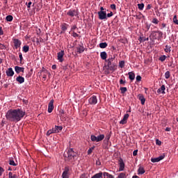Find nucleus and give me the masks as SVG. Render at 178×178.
I'll use <instances>...</instances> for the list:
<instances>
[{
    "label": "nucleus",
    "instance_id": "6ab92c4d",
    "mask_svg": "<svg viewBox=\"0 0 178 178\" xmlns=\"http://www.w3.org/2000/svg\"><path fill=\"white\" fill-rule=\"evenodd\" d=\"M100 56H101V58H102V60H107L106 59H107L108 55H107L106 51H102V52L100 53Z\"/></svg>",
    "mask_w": 178,
    "mask_h": 178
},
{
    "label": "nucleus",
    "instance_id": "58836bf2",
    "mask_svg": "<svg viewBox=\"0 0 178 178\" xmlns=\"http://www.w3.org/2000/svg\"><path fill=\"white\" fill-rule=\"evenodd\" d=\"M76 29H77L76 25H73L71 28L72 35H73V33L75 32Z\"/></svg>",
    "mask_w": 178,
    "mask_h": 178
},
{
    "label": "nucleus",
    "instance_id": "13d9d810",
    "mask_svg": "<svg viewBox=\"0 0 178 178\" xmlns=\"http://www.w3.org/2000/svg\"><path fill=\"white\" fill-rule=\"evenodd\" d=\"M111 9H116V4H111Z\"/></svg>",
    "mask_w": 178,
    "mask_h": 178
},
{
    "label": "nucleus",
    "instance_id": "cd10ccee",
    "mask_svg": "<svg viewBox=\"0 0 178 178\" xmlns=\"http://www.w3.org/2000/svg\"><path fill=\"white\" fill-rule=\"evenodd\" d=\"M29 49H30V47L28 45H25L22 47V51L23 52H25V53L29 52Z\"/></svg>",
    "mask_w": 178,
    "mask_h": 178
},
{
    "label": "nucleus",
    "instance_id": "79ce46f5",
    "mask_svg": "<svg viewBox=\"0 0 178 178\" xmlns=\"http://www.w3.org/2000/svg\"><path fill=\"white\" fill-rule=\"evenodd\" d=\"M94 148V147H89V149H88V154H91V153H92Z\"/></svg>",
    "mask_w": 178,
    "mask_h": 178
},
{
    "label": "nucleus",
    "instance_id": "e433bc0d",
    "mask_svg": "<svg viewBox=\"0 0 178 178\" xmlns=\"http://www.w3.org/2000/svg\"><path fill=\"white\" fill-rule=\"evenodd\" d=\"M54 133H55L54 129L48 130V131L47 132V136H51V134H54Z\"/></svg>",
    "mask_w": 178,
    "mask_h": 178
},
{
    "label": "nucleus",
    "instance_id": "09e8293b",
    "mask_svg": "<svg viewBox=\"0 0 178 178\" xmlns=\"http://www.w3.org/2000/svg\"><path fill=\"white\" fill-rule=\"evenodd\" d=\"M142 77L140 75L136 76V81H141Z\"/></svg>",
    "mask_w": 178,
    "mask_h": 178
},
{
    "label": "nucleus",
    "instance_id": "f704fd0d",
    "mask_svg": "<svg viewBox=\"0 0 178 178\" xmlns=\"http://www.w3.org/2000/svg\"><path fill=\"white\" fill-rule=\"evenodd\" d=\"M17 175H13V173H12V172H10L8 173V178H17Z\"/></svg>",
    "mask_w": 178,
    "mask_h": 178
},
{
    "label": "nucleus",
    "instance_id": "c9c22d12",
    "mask_svg": "<svg viewBox=\"0 0 178 178\" xmlns=\"http://www.w3.org/2000/svg\"><path fill=\"white\" fill-rule=\"evenodd\" d=\"M165 77L166 79H169V77H170V71H166V72H165Z\"/></svg>",
    "mask_w": 178,
    "mask_h": 178
},
{
    "label": "nucleus",
    "instance_id": "5fc2aeb1",
    "mask_svg": "<svg viewBox=\"0 0 178 178\" xmlns=\"http://www.w3.org/2000/svg\"><path fill=\"white\" fill-rule=\"evenodd\" d=\"M156 144H158V145H161V140H159V139H156Z\"/></svg>",
    "mask_w": 178,
    "mask_h": 178
},
{
    "label": "nucleus",
    "instance_id": "c756f323",
    "mask_svg": "<svg viewBox=\"0 0 178 178\" xmlns=\"http://www.w3.org/2000/svg\"><path fill=\"white\" fill-rule=\"evenodd\" d=\"M100 48H106L108 46V42H100L99 43Z\"/></svg>",
    "mask_w": 178,
    "mask_h": 178
},
{
    "label": "nucleus",
    "instance_id": "864d4df0",
    "mask_svg": "<svg viewBox=\"0 0 178 178\" xmlns=\"http://www.w3.org/2000/svg\"><path fill=\"white\" fill-rule=\"evenodd\" d=\"M96 165H102V162L101 160H99V159L96 160Z\"/></svg>",
    "mask_w": 178,
    "mask_h": 178
},
{
    "label": "nucleus",
    "instance_id": "1a4fd4ad",
    "mask_svg": "<svg viewBox=\"0 0 178 178\" xmlns=\"http://www.w3.org/2000/svg\"><path fill=\"white\" fill-rule=\"evenodd\" d=\"M54 109V99H51L50 100V102H49L48 104V113H52V111Z\"/></svg>",
    "mask_w": 178,
    "mask_h": 178
},
{
    "label": "nucleus",
    "instance_id": "bb28decb",
    "mask_svg": "<svg viewBox=\"0 0 178 178\" xmlns=\"http://www.w3.org/2000/svg\"><path fill=\"white\" fill-rule=\"evenodd\" d=\"M145 170L144 169V167H139V169L138 170V174H145Z\"/></svg>",
    "mask_w": 178,
    "mask_h": 178
},
{
    "label": "nucleus",
    "instance_id": "338daca9",
    "mask_svg": "<svg viewBox=\"0 0 178 178\" xmlns=\"http://www.w3.org/2000/svg\"><path fill=\"white\" fill-rule=\"evenodd\" d=\"M109 178H115L114 176H113V174H109Z\"/></svg>",
    "mask_w": 178,
    "mask_h": 178
},
{
    "label": "nucleus",
    "instance_id": "de8ad7c7",
    "mask_svg": "<svg viewBox=\"0 0 178 178\" xmlns=\"http://www.w3.org/2000/svg\"><path fill=\"white\" fill-rule=\"evenodd\" d=\"M0 49H6V46L0 43Z\"/></svg>",
    "mask_w": 178,
    "mask_h": 178
},
{
    "label": "nucleus",
    "instance_id": "37998d69",
    "mask_svg": "<svg viewBox=\"0 0 178 178\" xmlns=\"http://www.w3.org/2000/svg\"><path fill=\"white\" fill-rule=\"evenodd\" d=\"M103 176L104 178H109L110 174L109 172H104Z\"/></svg>",
    "mask_w": 178,
    "mask_h": 178
},
{
    "label": "nucleus",
    "instance_id": "a878e982",
    "mask_svg": "<svg viewBox=\"0 0 178 178\" xmlns=\"http://www.w3.org/2000/svg\"><path fill=\"white\" fill-rule=\"evenodd\" d=\"M171 49H172L171 46H168V44H166L165 48V51L166 53H170Z\"/></svg>",
    "mask_w": 178,
    "mask_h": 178
},
{
    "label": "nucleus",
    "instance_id": "c03bdc74",
    "mask_svg": "<svg viewBox=\"0 0 178 178\" xmlns=\"http://www.w3.org/2000/svg\"><path fill=\"white\" fill-rule=\"evenodd\" d=\"M152 37H153V39H157V37H156V35H157V32H152Z\"/></svg>",
    "mask_w": 178,
    "mask_h": 178
},
{
    "label": "nucleus",
    "instance_id": "6e6552de",
    "mask_svg": "<svg viewBox=\"0 0 178 178\" xmlns=\"http://www.w3.org/2000/svg\"><path fill=\"white\" fill-rule=\"evenodd\" d=\"M64 55H65L64 49H61L60 51H58V53H57V58L59 62H64V58H63Z\"/></svg>",
    "mask_w": 178,
    "mask_h": 178
},
{
    "label": "nucleus",
    "instance_id": "4468645a",
    "mask_svg": "<svg viewBox=\"0 0 178 178\" xmlns=\"http://www.w3.org/2000/svg\"><path fill=\"white\" fill-rule=\"evenodd\" d=\"M129 118V113H127L126 115H124V118H122V120H120V123L122 124H124L126 123H127V120Z\"/></svg>",
    "mask_w": 178,
    "mask_h": 178
},
{
    "label": "nucleus",
    "instance_id": "4be33fe9",
    "mask_svg": "<svg viewBox=\"0 0 178 178\" xmlns=\"http://www.w3.org/2000/svg\"><path fill=\"white\" fill-rule=\"evenodd\" d=\"M103 176V172H97V174H94V176H92L91 178H101Z\"/></svg>",
    "mask_w": 178,
    "mask_h": 178
},
{
    "label": "nucleus",
    "instance_id": "603ef678",
    "mask_svg": "<svg viewBox=\"0 0 178 178\" xmlns=\"http://www.w3.org/2000/svg\"><path fill=\"white\" fill-rule=\"evenodd\" d=\"M141 41H149V38H140Z\"/></svg>",
    "mask_w": 178,
    "mask_h": 178
},
{
    "label": "nucleus",
    "instance_id": "b1692460",
    "mask_svg": "<svg viewBox=\"0 0 178 178\" xmlns=\"http://www.w3.org/2000/svg\"><path fill=\"white\" fill-rule=\"evenodd\" d=\"M63 130V127L62 125L60 126H56L54 129V133L55 132H60V131Z\"/></svg>",
    "mask_w": 178,
    "mask_h": 178
},
{
    "label": "nucleus",
    "instance_id": "6e6d98bb",
    "mask_svg": "<svg viewBox=\"0 0 178 178\" xmlns=\"http://www.w3.org/2000/svg\"><path fill=\"white\" fill-rule=\"evenodd\" d=\"M134 156H136V154H138V149H134L133 152Z\"/></svg>",
    "mask_w": 178,
    "mask_h": 178
},
{
    "label": "nucleus",
    "instance_id": "2eb2a0df",
    "mask_svg": "<svg viewBox=\"0 0 178 178\" xmlns=\"http://www.w3.org/2000/svg\"><path fill=\"white\" fill-rule=\"evenodd\" d=\"M165 155H161L160 156L156 157V159H151V161L153 162V163H155L156 161H161V160H163V158H165Z\"/></svg>",
    "mask_w": 178,
    "mask_h": 178
},
{
    "label": "nucleus",
    "instance_id": "20e7f679",
    "mask_svg": "<svg viewBox=\"0 0 178 178\" xmlns=\"http://www.w3.org/2000/svg\"><path fill=\"white\" fill-rule=\"evenodd\" d=\"M105 138L104 134H100L99 136H90V139L92 141H95L96 143H99L100 140H103Z\"/></svg>",
    "mask_w": 178,
    "mask_h": 178
},
{
    "label": "nucleus",
    "instance_id": "f8f14e48",
    "mask_svg": "<svg viewBox=\"0 0 178 178\" xmlns=\"http://www.w3.org/2000/svg\"><path fill=\"white\" fill-rule=\"evenodd\" d=\"M118 162H119V165H120L119 170H124V169H125V163L124 162L123 159H120L118 160Z\"/></svg>",
    "mask_w": 178,
    "mask_h": 178
},
{
    "label": "nucleus",
    "instance_id": "9b49d317",
    "mask_svg": "<svg viewBox=\"0 0 178 178\" xmlns=\"http://www.w3.org/2000/svg\"><path fill=\"white\" fill-rule=\"evenodd\" d=\"M97 97L96 95H92L89 99V104H92V105H95V104H97Z\"/></svg>",
    "mask_w": 178,
    "mask_h": 178
},
{
    "label": "nucleus",
    "instance_id": "7ed1b4c3",
    "mask_svg": "<svg viewBox=\"0 0 178 178\" xmlns=\"http://www.w3.org/2000/svg\"><path fill=\"white\" fill-rule=\"evenodd\" d=\"M77 153L74 152L73 147H69V149H67V152H64L63 156L65 160L67 161H73L75 156H76Z\"/></svg>",
    "mask_w": 178,
    "mask_h": 178
},
{
    "label": "nucleus",
    "instance_id": "393cba45",
    "mask_svg": "<svg viewBox=\"0 0 178 178\" xmlns=\"http://www.w3.org/2000/svg\"><path fill=\"white\" fill-rule=\"evenodd\" d=\"M68 25L67 24H63L61 25V29L63 32H66V30H67Z\"/></svg>",
    "mask_w": 178,
    "mask_h": 178
},
{
    "label": "nucleus",
    "instance_id": "4d7b16f0",
    "mask_svg": "<svg viewBox=\"0 0 178 178\" xmlns=\"http://www.w3.org/2000/svg\"><path fill=\"white\" fill-rule=\"evenodd\" d=\"M73 37H79V34H77V32H73Z\"/></svg>",
    "mask_w": 178,
    "mask_h": 178
},
{
    "label": "nucleus",
    "instance_id": "e2e57ef3",
    "mask_svg": "<svg viewBox=\"0 0 178 178\" xmlns=\"http://www.w3.org/2000/svg\"><path fill=\"white\" fill-rule=\"evenodd\" d=\"M126 81H124V79H120V84H125Z\"/></svg>",
    "mask_w": 178,
    "mask_h": 178
},
{
    "label": "nucleus",
    "instance_id": "dca6fc26",
    "mask_svg": "<svg viewBox=\"0 0 178 178\" xmlns=\"http://www.w3.org/2000/svg\"><path fill=\"white\" fill-rule=\"evenodd\" d=\"M15 70L16 73H17V74H19V73H24V67L15 66Z\"/></svg>",
    "mask_w": 178,
    "mask_h": 178
},
{
    "label": "nucleus",
    "instance_id": "0eeeda50",
    "mask_svg": "<svg viewBox=\"0 0 178 178\" xmlns=\"http://www.w3.org/2000/svg\"><path fill=\"white\" fill-rule=\"evenodd\" d=\"M98 16L99 19H107V14L106 11H104V8L103 11H98Z\"/></svg>",
    "mask_w": 178,
    "mask_h": 178
},
{
    "label": "nucleus",
    "instance_id": "a211bd4d",
    "mask_svg": "<svg viewBox=\"0 0 178 178\" xmlns=\"http://www.w3.org/2000/svg\"><path fill=\"white\" fill-rule=\"evenodd\" d=\"M165 85H162L160 88L157 90V93H165Z\"/></svg>",
    "mask_w": 178,
    "mask_h": 178
},
{
    "label": "nucleus",
    "instance_id": "680f3d73",
    "mask_svg": "<svg viewBox=\"0 0 178 178\" xmlns=\"http://www.w3.org/2000/svg\"><path fill=\"white\" fill-rule=\"evenodd\" d=\"M0 35H3V31L2 30V27L0 26Z\"/></svg>",
    "mask_w": 178,
    "mask_h": 178
},
{
    "label": "nucleus",
    "instance_id": "69168bd1",
    "mask_svg": "<svg viewBox=\"0 0 178 178\" xmlns=\"http://www.w3.org/2000/svg\"><path fill=\"white\" fill-rule=\"evenodd\" d=\"M170 129H171L170 128V127H166L165 130H166L167 132H170Z\"/></svg>",
    "mask_w": 178,
    "mask_h": 178
},
{
    "label": "nucleus",
    "instance_id": "bf43d9fd",
    "mask_svg": "<svg viewBox=\"0 0 178 178\" xmlns=\"http://www.w3.org/2000/svg\"><path fill=\"white\" fill-rule=\"evenodd\" d=\"M79 178H88V177L86 175V174H81V176H80Z\"/></svg>",
    "mask_w": 178,
    "mask_h": 178
},
{
    "label": "nucleus",
    "instance_id": "f03ea898",
    "mask_svg": "<svg viewBox=\"0 0 178 178\" xmlns=\"http://www.w3.org/2000/svg\"><path fill=\"white\" fill-rule=\"evenodd\" d=\"M115 56H109V58L107 59V65L104 66V74H110L111 70H116L117 65L113 64V60H115Z\"/></svg>",
    "mask_w": 178,
    "mask_h": 178
},
{
    "label": "nucleus",
    "instance_id": "423d86ee",
    "mask_svg": "<svg viewBox=\"0 0 178 178\" xmlns=\"http://www.w3.org/2000/svg\"><path fill=\"white\" fill-rule=\"evenodd\" d=\"M67 15L71 16L72 18L73 16H78L79 11H77V9H70L69 11H67Z\"/></svg>",
    "mask_w": 178,
    "mask_h": 178
},
{
    "label": "nucleus",
    "instance_id": "c85d7f7f",
    "mask_svg": "<svg viewBox=\"0 0 178 178\" xmlns=\"http://www.w3.org/2000/svg\"><path fill=\"white\" fill-rule=\"evenodd\" d=\"M125 65L124 60H120V62H119V67H121V69L123 68Z\"/></svg>",
    "mask_w": 178,
    "mask_h": 178
},
{
    "label": "nucleus",
    "instance_id": "aec40b11",
    "mask_svg": "<svg viewBox=\"0 0 178 178\" xmlns=\"http://www.w3.org/2000/svg\"><path fill=\"white\" fill-rule=\"evenodd\" d=\"M139 97V100H140V102L143 105H144V104H145V98L144 97V95H141V93L139 94L138 95Z\"/></svg>",
    "mask_w": 178,
    "mask_h": 178
},
{
    "label": "nucleus",
    "instance_id": "7c9ffc66",
    "mask_svg": "<svg viewBox=\"0 0 178 178\" xmlns=\"http://www.w3.org/2000/svg\"><path fill=\"white\" fill-rule=\"evenodd\" d=\"M117 178H127L125 172H120Z\"/></svg>",
    "mask_w": 178,
    "mask_h": 178
},
{
    "label": "nucleus",
    "instance_id": "49530a36",
    "mask_svg": "<svg viewBox=\"0 0 178 178\" xmlns=\"http://www.w3.org/2000/svg\"><path fill=\"white\" fill-rule=\"evenodd\" d=\"M19 56L20 63H22L23 60V54H22V53H19Z\"/></svg>",
    "mask_w": 178,
    "mask_h": 178
},
{
    "label": "nucleus",
    "instance_id": "39448f33",
    "mask_svg": "<svg viewBox=\"0 0 178 178\" xmlns=\"http://www.w3.org/2000/svg\"><path fill=\"white\" fill-rule=\"evenodd\" d=\"M70 167L69 165H67L65 167V169L63 170V172L62 174V177L63 178H69L70 176Z\"/></svg>",
    "mask_w": 178,
    "mask_h": 178
},
{
    "label": "nucleus",
    "instance_id": "052dcab7",
    "mask_svg": "<svg viewBox=\"0 0 178 178\" xmlns=\"http://www.w3.org/2000/svg\"><path fill=\"white\" fill-rule=\"evenodd\" d=\"M2 173H3V168L0 167V176H2Z\"/></svg>",
    "mask_w": 178,
    "mask_h": 178
},
{
    "label": "nucleus",
    "instance_id": "9d476101",
    "mask_svg": "<svg viewBox=\"0 0 178 178\" xmlns=\"http://www.w3.org/2000/svg\"><path fill=\"white\" fill-rule=\"evenodd\" d=\"M13 43L15 49L20 48V45H22V41L19 39H13Z\"/></svg>",
    "mask_w": 178,
    "mask_h": 178
},
{
    "label": "nucleus",
    "instance_id": "412c9836",
    "mask_svg": "<svg viewBox=\"0 0 178 178\" xmlns=\"http://www.w3.org/2000/svg\"><path fill=\"white\" fill-rule=\"evenodd\" d=\"M77 53H83L85 50L84 46H77Z\"/></svg>",
    "mask_w": 178,
    "mask_h": 178
},
{
    "label": "nucleus",
    "instance_id": "8fccbe9b",
    "mask_svg": "<svg viewBox=\"0 0 178 178\" xmlns=\"http://www.w3.org/2000/svg\"><path fill=\"white\" fill-rule=\"evenodd\" d=\"M111 16H113V11H111V13H108V15H107V17H108V18H111Z\"/></svg>",
    "mask_w": 178,
    "mask_h": 178
},
{
    "label": "nucleus",
    "instance_id": "ea45409f",
    "mask_svg": "<svg viewBox=\"0 0 178 178\" xmlns=\"http://www.w3.org/2000/svg\"><path fill=\"white\" fill-rule=\"evenodd\" d=\"M145 4L142 2L140 4H138V9L143 10L144 9Z\"/></svg>",
    "mask_w": 178,
    "mask_h": 178
},
{
    "label": "nucleus",
    "instance_id": "2f4dec72",
    "mask_svg": "<svg viewBox=\"0 0 178 178\" xmlns=\"http://www.w3.org/2000/svg\"><path fill=\"white\" fill-rule=\"evenodd\" d=\"M9 165L11 166H17V163H15V161L10 159L9 160Z\"/></svg>",
    "mask_w": 178,
    "mask_h": 178
},
{
    "label": "nucleus",
    "instance_id": "72a5a7b5",
    "mask_svg": "<svg viewBox=\"0 0 178 178\" xmlns=\"http://www.w3.org/2000/svg\"><path fill=\"white\" fill-rule=\"evenodd\" d=\"M120 90L121 93H125L126 92H127V86H121Z\"/></svg>",
    "mask_w": 178,
    "mask_h": 178
},
{
    "label": "nucleus",
    "instance_id": "f257e3e1",
    "mask_svg": "<svg viewBox=\"0 0 178 178\" xmlns=\"http://www.w3.org/2000/svg\"><path fill=\"white\" fill-rule=\"evenodd\" d=\"M25 115L26 111H23L22 108L10 109L6 114V118L7 120H9V122L17 123V122H20Z\"/></svg>",
    "mask_w": 178,
    "mask_h": 178
},
{
    "label": "nucleus",
    "instance_id": "0e129e2a",
    "mask_svg": "<svg viewBox=\"0 0 178 178\" xmlns=\"http://www.w3.org/2000/svg\"><path fill=\"white\" fill-rule=\"evenodd\" d=\"M152 8V4H147V9H151Z\"/></svg>",
    "mask_w": 178,
    "mask_h": 178
},
{
    "label": "nucleus",
    "instance_id": "a19ab883",
    "mask_svg": "<svg viewBox=\"0 0 178 178\" xmlns=\"http://www.w3.org/2000/svg\"><path fill=\"white\" fill-rule=\"evenodd\" d=\"M173 22H174V23H175L177 25H178V19H177V15H175V17H173Z\"/></svg>",
    "mask_w": 178,
    "mask_h": 178
},
{
    "label": "nucleus",
    "instance_id": "a18cd8bd",
    "mask_svg": "<svg viewBox=\"0 0 178 178\" xmlns=\"http://www.w3.org/2000/svg\"><path fill=\"white\" fill-rule=\"evenodd\" d=\"M152 22H153V23H156V24H158V23L159 22V21L158 18H153Z\"/></svg>",
    "mask_w": 178,
    "mask_h": 178
},
{
    "label": "nucleus",
    "instance_id": "4c0bfd02",
    "mask_svg": "<svg viewBox=\"0 0 178 178\" xmlns=\"http://www.w3.org/2000/svg\"><path fill=\"white\" fill-rule=\"evenodd\" d=\"M167 58L166 55H161L160 56L159 60H161V62H164V60Z\"/></svg>",
    "mask_w": 178,
    "mask_h": 178
},
{
    "label": "nucleus",
    "instance_id": "5701e85b",
    "mask_svg": "<svg viewBox=\"0 0 178 178\" xmlns=\"http://www.w3.org/2000/svg\"><path fill=\"white\" fill-rule=\"evenodd\" d=\"M129 74V79L131 80V81H133L134 79H135V73L134 72H128Z\"/></svg>",
    "mask_w": 178,
    "mask_h": 178
},
{
    "label": "nucleus",
    "instance_id": "774afa93",
    "mask_svg": "<svg viewBox=\"0 0 178 178\" xmlns=\"http://www.w3.org/2000/svg\"><path fill=\"white\" fill-rule=\"evenodd\" d=\"M132 178H140L139 176H133Z\"/></svg>",
    "mask_w": 178,
    "mask_h": 178
},
{
    "label": "nucleus",
    "instance_id": "473e14b6",
    "mask_svg": "<svg viewBox=\"0 0 178 178\" xmlns=\"http://www.w3.org/2000/svg\"><path fill=\"white\" fill-rule=\"evenodd\" d=\"M6 20L7 22H12L13 20V16L12 15H8L6 17Z\"/></svg>",
    "mask_w": 178,
    "mask_h": 178
},
{
    "label": "nucleus",
    "instance_id": "ddd939ff",
    "mask_svg": "<svg viewBox=\"0 0 178 178\" xmlns=\"http://www.w3.org/2000/svg\"><path fill=\"white\" fill-rule=\"evenodd\" d=\"M6 74L8 77H13L15 72L13 71V69H12V67H10L6 71Z\"/></svg>",
    "mask_w": 178,
    "mask_h": 178
},
{
    "label": "nucleus",
    "instance_id": "f3484780",
    "mask_svg": "<svg viewBox=\"0 0 178 178\" xmlns=\"http://www.w3.org/2000/svg\"><path fill=\"white\" fill-rule=\"evenodd\" d=\"M16 81H17L19 84H23V83H24V77L19 76L16 78Z\"/></svg>",
    "mask_w": 178,
    "mask_h": 178
},
{
    "label": "nucleus",
    "instance_id": "3c124183",
    "mask_svg": "<svg viewBox=\"0 0 178 178\" xmlns=\"http://www.w3.org/2000/svg\"><path fill=\"white\" fill-rule=\"evenodd\" d=\"M32 3H33L31 1H29L28 3H26V5L27 6V8H30L31 7Z\"/></svg>",
    "mask_w": 178,
    "mask_h": 178
}]
</instances>
